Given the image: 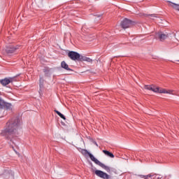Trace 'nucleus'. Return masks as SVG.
<instances>
[{
  "mask_svg": "<svg viewBox=\"0 0 179 179\" xmlns=\"http://www.w3.org/2000/svg\"><path fill=\"white\" fill-rule=\"evenodd\" d=\"M95 174H96V176H97V177H99L100 178H102V179H110V178H111L110 175H108V174H107V173L103 172V171H100V170H96L95 171Z\"/></svg>",
  "mask_w": 179,
  "mask_h": 179,
  "instance_id": "6",
  "label": "nucleus"
},
{
  "mask_svg": "<svg viewBox=\"0 0 179 179\" xmlns=\"http://www.w3.org/2000/svg\"><path fill=\"white\" fill-rule=\"evenodd\" d=\"M0 108H3V105H2V99L0 98Z\"/></svg>",
  "mask_w": 179,
  "mask_h": 179,
  "instance_id": "21",
  "label": "nucleus"
},
{
  "mask_svg": "<svg viewBox=\"0 0 179 179\" xmlns=\"http://www.w3.org/2000/svg\"><path fill=\"white\" fill-rule=\"evenodd\" d=\"M162 176H158V177H157V176L156 177L155 176V177L153 178V179H162Z\"/></svg>",
  "mask_w": 179,
  "mask_h": 179,
  "instance_id": "22",
  "label": "nucleus"
},
{
  "mask_svg": "<svg viewBox=\"0 0 179 179\" xmlns=\"http://www.w3.org/2000/svg\"><path fill=\"white\" fill-rule=\"evenodd\" d=\"M5 107L6 110H8V111H12L13 106L11 103H5Z\"/></svg>",
  "mask_w": 179,
  "mask_h": 179,
  "instance_id": "15",
  "label": "nucleus"
},
{
  "mask_svg": "<svg viewBox=\"0 0 179 179\" xmlns=\"http://www.w3.org/2000/svg\"><path fill=\"white\" fill-rule=\"evenodd\" d=\"M61 66L62 68H63V69H65L66 71H73L72 69H71V68H69V66L68 65V64H66V62H65V61L62 62Z\"/></svg>",
  "mask_w": 179,
  "mask_h": 179,
  "instance_id": "9",
  "label": "nucleus"
},
{
  "mask_svg": "<svg viewBox=\"0 0 179 179\" xmlns=\"http://www.w3.org/2000/svg\"><path fill=\"white\" fill-rule=\"evenodd\" d=\"M8 174H9V177H14V176H15V173L13 172V171H10L9 172H8Z\"/></svg>",
  "mask_w": 179,
  "mask_h": 179,
  "instance_id": "19",
  "label": "nucleus"
},
{
  "mask_svg": "<svg viewBox=\"0 0 179 179\" xmlns=\"http://www.w3.org/2000/svg\"><path fill=\"white\" fill-rule=\"evenodd\" d=\"M141 178H145V175H140Z\"/></svg>",
  "mask_w": 179,
  "mask_h": 179,
  "instance_id": "25",
  "label": "nucleus"
},
{
  "mask_svg": "<svg viewBox=\"0 0 179 179\" xmlns=\"http://www.w3.org/2000/svg\"><path fill=\"white\" fill-rule=\"evenodd\" d=\"M178 62H179V60H178Z\"/></svg>",
  "mask_w": 179,
  "mask_h": 179,
  "instance_id": "29",
  "label": "nucleus"
},
{
  "mask_svg": "<svg viewBox=\"0 0 179 179\" xmlns=\"http://www.w3.org/2000/svg\"><path fill=\"white\" fill-rule=\"evenodd\" d=\"M80 61H85V62H90V64L93 62V59H90V57H86L83 56H81Z\"/></svg>",
  "mask_w": 179,
  "mask_h": 179,
  "instance_id": "13",
  "label": "nucleus"
},
{
  "mask_svg": "<svg viewBox=\"0 0 179 179\" xmlns=\"http://www.w3.org/2000/svg\"><path fill=\"white\" fill-rule=\"evenodd\" d=\"M80 152L83 156H89L92 162H94L95 164H97L98 166L103 169V170H106L108 173H110L111 171L110 166L101 163L100 161H99V159L94 157V155L87 151V150L80 148Z\"/></svg>",
  "mask_w": 179,
  "mask_h": 179,
  "instance_id": "2",
  "label": "nucleus"
},
{
  "mask_svg": "<svg viewBox=\"0 0 179 179\" xmlns=\"http://www.w3.org/2000/svg\"><path fill=\"white\" fill-rule=\"evenodd\" d=\"M169 3V6H171L173 8V9H176V10H179V5L175 3H173L171 1H168Z\"/></svg>",
  "mask_w": 179,
  "mask_h": 179,
  "instance_id": "12",
  "label": "nucleus"
},
{
  "mask_svg": "<svg viewBox=\"0 0 179 179\" xmlns=\"http://www.w3.org/2000/svg\"><path fill=\"white\" fill-rule=\"evenodd\" d=\"M144 178H145V179H148V178H149V176H148V175L144 176Z\"/></svg>",
  "mask_w": 179,
  "mask_h": 179,
  "instance_id": "26",
  "label": "nucleus"
},
{
  "mask_svg": "<svg viewBox=\"0 0 179 179\" xmlns=\"http://www.w3.org/2000/svg\"><path fill=\"white\" fill-rule=\"evenodd\" d=\"M144 178H145V179H148V178H149V176H148V175L144 176Z\"/></svg>",
  "mask_w": 179,
  "mask_h": 179,
  "instance_id": "27",
  "label": "nucleus"
},
{
  "mask_svg": "<svg viewBox=\"0 0 179 179\" xmlns=\"http://www.w3.org/2000/svg\"><path fill=\"white\" fill-rule=\"evenodd\" d=\"M68 56L69 57V58L72 59V61H80L82 58V56H80V54L74 51L69 52L68 53Z\"/></svg>",
  "mask_w": 179,
  "mask_h": 179,
  "instance_id": "4",
  "label": "nucleus"
},
{
  "mask_svg": "<svg viewBox=\"0 0 179 179\" xmlns=\"http://www.w3.org/2000/svg\"><path fill=\"white\" fill-rule=\"evenodd\" d=\"M144 89H145V90H153V85H145L144 86Z\"/></svg>",
  "mask_w": 179,
  "mask_h": 179,
  "instance_id": "17",
  "label": "nucleus"
},
{
  "mask_svg": "<svg viewBox=\"0 0 179 179\" xmlns=\"http://www.w3.org/2000/svg\"><path fill=\"white\" fill-rule=\"evenodd\" d=\"M152 92H154V93H164L167 94H171V92L173 91H167L164 89H161L159 87H155V85H152Z\"/></svg>",
  "mask_w": 179,
  "mask_h": 179,
  "instance_id": "7",
  "label": "nucleus"
},
{
  "mask_svg": "<svg viewBox=\"0 0 179 179\" xmlns=\"http://www.w3.org/2000/svg\"><path fill=\"white\" fill-rule=\"evenodd\" d=\"M93 143H94L96 146L99 147V144H97V142L93 141Z\"/></svg>",
  "mask_w": 179,
  "mask_h": 179,
  "instance_id": "24",
  "label": "nucleus"
},
{
  "mask_svg": "<svg viewBox=\"0 0 179 179\" xmlns=\"http://www.w3.org/2000/svg\"><path fill=\"white\" fill-rule=\"evenodd\" d=\"M169 34L164 33L163 31H159L155 33V38L156 40H159V41H164L166 38H168Z\"/></svg>",
  "mask_w": 179,
  "mask_h": 179,
  "instance_id": "3",
  "label": "nucleus"
},
{
  "mask_svg": "<svg viewBox=\"0 0 179 179\" xmlns=\"http://www.w3.org/2000/svg\"><path fill=\"white\" fill-rule=\"evenodd\" d=\"M132 24H134V22L128 18H124L121 22L122 29H128V27H131Z\"/></svg>",
  "mask_w": 179,
  "mask_h": 179,
  "instance_id": "5",
  "label": "nucleus"
},
{
  "mask_svg": "<svg viewBox=\"0 0 179 179\" xmlns=\"http://www.w3.org/2000/svg\"><path fill=\"white\" fill-rule=\"evenodd\" d=\"M150 17H157V16L155 14H151Z\"/></svg>",
  "mask_w": 179,
  "mask_h": 179,
  "instance_id": "23",
  "label": "nucleus"
},
{
  "mask_svg": "<svg viewBox=\"0 0 179 179\" xmlns=\"http://www.w3.org/2000/svg\"><path fill=\"white\" fill-rule=\"evenodd\" d=\"M20 119L17 117H13L10 120H8L4 127V129L1 131V135L6 138V139H8L12 142V138L17 135L16 134L17 129L20 127Z\"/></svg>",
  "mask_w": 179,
  "mask_h": 179,
  "instance_id": "1",
  "label": "nucleus"
},
{
  "mask_svg": "<svg viewBox=\"0 0 179 179\" xmlns=\"http://www.w3.org/2000/svg\"><path fill=\"white\" fill-rule=\"evenodd\" d=\"M83 30H85V26L82 27V31H83Z\"/></svg>",
  "mask_w": 179,
  "mask_h": 179,
  "instance_id": "28",
  "label": "nucleus"
},
{
  "mask_svg": "<svg viewBox=\"0 0 179 179\" xmlns=\"http://www.w3.org/2000/svg\"><path fill=\"white\" fill-rule=\"evenodd\" d=\"M18 48V47H15L12 45H9L6 48V52H7V54H13V52H15V51H16V50H17Z\"/></svg>",
  "mask_w": 179,
  "mask_h": 179,
  "instance_id": "8",
  "label": "nucleus"
},
{
  "mask_svg": "<svg viewBox=\"0 0 179 179\" xmlns=\"http://www.w3.org/2000/svg\"><path fill=\"white\" fill-rule=\"evenodd\" d=\"M39 82H40V87H41V86H43V78H40Z\"/></svg>",
  "mask_w": 179,
  "mask_h": 179,
  "instance_id": "20",
  "label": "nucleus"
},
{
  "mask_svg": "<svg viewBox=\"0 0 179 179\" xmlns=\"http://www.w3.org/2000/svg\"><path fill=\"white\" fill-rule=\"evenodd\" d=\"M8 80L10 81V83H13V82H17V79L16 77H10L8 78Z\"/></svg>",
  "mask_w": 179,
  "mask_h": 179,
  "instance_id": "16",
  "label": "nucleus"
},
{
  "mask_svg": "<svg viewBox=\"0 0 179 179\" xmlns=\"http://www.w3.org/2000/svg\"><path fill=\"white\" fill-rule=\"evenodd\" d=\"M55 113H56V114H57V115H59V117H60V118H62V120H66V117H65V115H64L62 113H61V112L55 110Z\"/></svg>",
  "mask_w": 179,
  "mask_h": 179,
  "instance_id": "14",
  "label": "nucleus"
},
{
  "mask_svg": "<svg viewBox=\"0 0 179 179\" xmlns=\"http://www.w3.org/2000/svg\"><path fill=\"white\" fill-rule=\"evenodd\" d=\"M102 152H103V153H104V155H106V156H108V157L114 159V154H113L112 152H110L108 150H103Z\"/></svg>",
  "mask_w": 179,
  "mask_h": 179,
  "instance_id": "11",
  "label": "nucleus"
},
{
  "mask_svg": "<svg viewBox=\"0 0 179 179\" xmlns=\"http://www.w3.org/2000/svg\"><path fill=\"white\" fill-rule=\"evenodd\" d=\"M157 176V174H156V173H150V174L148 175V177L149 178H152V177H155V176L156 178Z\"/></svg>",
  "mask_w": 179,
  "mask_h": 179,
  "instance_id": "18",
  "label": "nucleus"
},
{
  "mask_svg": "<svg viewBox=\"0 0 179 179\" xmlns=\"http://www.w3.org/2000/svg\"><path fill=\"white\" fill-rule=\"evenodd\" d=\"M0 83L2 85V86H8V85L10 83V81L9 80V78H6L4 79L0 80Z\"/></svg>",
  "mask_w": 179,
  "mask_h": 179,
  "instance_id": "10",
  "label": "nucleus"
}]
</instances>
